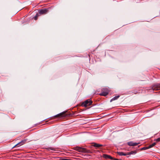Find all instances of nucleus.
Here are the masks:
<instances>
[{
	"label": "nucleus",
	"instance_id": "5",
	"mask_svg": "<svg viewBox=\"0 0 160 160\" xmlns=\"http://www.w3.org/2000/svg\"><path fill=\"white\" fill-rule=\"evenodd\" d=\"M50 8H44L41 9L39 11V13L41 15L45 14L48 12Z\"/></svg>",
	"mask_w": 160,
	"mask_h": 160
},
{
	"label": "nucleus",
	"instance_id": "20",
	"mask_svg": "<svg viewBox=\"0 0 160 160\" xmlns=\"http://www.w3.org/2000/svg\"><path fill=\"white\" fill-rule=\"evenodd\" d=\"M127 158H128V157H129V156H127Z\"/></svg>",
	"mask_w": 160,
	"mask_h": 160
},
{
	"label": "nucleus",
	"instance_id": "1",
	"mask_svg": "<svg viewBox=\"0 0 160 160\" xmlns=\"http://www.w3.org/2000/svg\"><path fill=\"white\" fill-rule=\"evenodd\" d=\"M102 92L99 94L101 96H106L108 95L109 93V90L107 88H103L101 89Z\"/></svg>",
	"mask_w": 160,
	"mask_h": 160
},
{
	"label": "nucleus",
	"instance_id": "15",
	"mask_svg": "<svg viewBox=\"0 0 160 160\" xmlns=\"http://www.w3.org/2000/svg\"><path fill=\"white\" fill-rule=\"evenodd\" d=\"M156 144V143L155 142H154L152 144L149 145L148 147V148H151L152 147H153V146H154Z\"/></svg>",
	"mask_w": 160,
	"mask_h": 160
},
{
	"label": "nucleus",
	"instance_id": "14",
	"mask_svg": "<svg viewBox=\"0 0 160 160\" xmlns=\"http://www.w3.org/2000/svg\"><path fill=\"white\" fill-rule=\"evenodd\" d=\"M39 15L38 14V13H37L36 15H35V16H34L33 18L35 20H37L38 17L39 16Z\"/></svg>",
	"mask_w": 160,
	"mask_h": 160
},
{
	"label": "nucleus",
	"instance_id": "19",
	"mask_svg": "<svg viewBox=\"0 0 160 160\" xmlns=\"http://www.w3.org/2000/svg\"><path fill=\"white\" fill-rule=\"evenodd\" d=\"M64 160H71V159H64Z\"/></svg>",
	"mask_w": 160,
	"mask_h": 160
},
{
	"label": "nucleus",
	"instance_id": "9",
	"mask_svg": "<svg viewBox=\"0 0 160 160\" xmlns=\"http://www.w3.org/2000/svg\"><path fill=\"white\" fill-rule=\"evenodd\" d=\"M118 155L120 156H128V153L127 152H116Z\"/></svg>",
	"mask_w": 160,
	"mask_h": 160
},
{
	"label": "nucleus",
	"instance_id": "7",
	"mask_svg": "<svg viewBox=\"0 0 160 160\" xmlns=\"http://www.w3.org/2000/svg\"><path fill=\"white\" fill-rule=\"evenodd\" d=\"M26 142V140H23L21 142H19L18 143H17V144H16L12 148L16 147H18L19 146H20L23 144H24L25 142Z\"/></svg>",
	"mask_w": 160,
	"mask_h": 160
},
{
	"label": "nucleus",
	"instance_id": "10",
	"mask_svg": "<svg viewBox=\"0 0 160 160\" xmlns=\"http://www.w3.org/2000/svg\"><path fill=\"white\" fill-rule=\"evenodd\" d=\"M103 157L106 159L109 158L111 160H114V159H115V158H113L110 155L106 154H103Z\"/></svg>",
	"mask_w": 160,
	"mask_h": 160
},
{
	"label": "nucleus",
	"instance_id": "18",
	"mask_svg": "<svg viewBox=\"0 0 160 160\" xmlns=\"http://www.w3.org/2000/svg\"><path fill=\"white\" fill-rule=\"evenodd\" d=\"M156 141L157 142L160 141V137L157 139H156Z\"/></svg>",
	"mask_w": 160,
	"mask_h": 160
},
{
	"label": "nucleus",
	"instance_id": "8",
	"mask_svg": "<svg viewBox=\"0 0 160 160\" xmlns=\"http://www.w3.org/2000/svg\"><path fill=\"white\" fill-rule=\"evenodd\" d=\"M139 143L136 142H128L127 144L128 145L130 146H134L138 145Z\"/></svg>",
	"mask_w": 160,
	"mask_h": 160
},
{
	"label": "nucleus",
	"instance_id": "11",
	"mask_svg": "<svg viewBox=\"0 0 160 160\" xmlns=\"http://www.w3.org/2000/svg\"><path fill=\"white\" fill-rule=\"evenodd\" d=\"M93 146L95 147L98 148L102 146L103 145L102 144H97V143H94Z\"/></svg>",
	"mask_w": 160,
	"mask_h": 160
},
{
	"label": "nucleus",
	"instance_id": "2",
	"mask_svg": "<svg viewBox=\"0 0 160 160\" xmlns=\"http://www.w3.org/2000/svg\"><path fill=\"white\" fill-rule=\"evenodd\" d=\"M92 102L91 99H88L83 102L81 105L82 106L86 107L91 105L92 104Z\"/></svg>",
	"mask_w": 160,
	"mask_h": 160
},
{
	"label": "nucleus",
	"instance_id": "3",
	"mask_svg": "<svg viewBox=\"0 0 160 160\" xmlns=\"http://www.w3.org/2000/svg\"><path fill=\"white\" fill-rule=\"evenodd\" d=\"M74 150L80 152H89L85 148H82L79 147H76L74 148Z\"/></svg>",
	"mask_w": 160,
	"mask_h": 160
},
{
	"label": "nucleus",
	"instance_id": "6",
	"mask_svg": "<svg viewBox=\"0 0 160 160\" xmlns=\"http://www.w3.org/2000/svg\"><path fill=\"white\" fill-rule=\"evenodd\" d=\"M152 89L153 90H160V84H155L152 85Z\"/></svg>",
	"mask_w": 160,
	"mask_h": 160
},
{
	"label": "nucleus",
	"instance_id": "12",
	"mask_svg": "<svg viewBox=\"0 0 160 160\" xmlns=\"http://www.w3.org/2000/svg\"><path fill=\"white\" fill-rule=\"evenodd\" d=\"M137 152L136 151H133L130 152H127L128 155L131 154H135Z\"/></svg>",
	"mask_w": 160,
	"mask_h": 160
},
{
	"label": "nucleus",
	"instance_id": "13",
	"mask_svg": "<svg viewBox=\"0 0 160 160\" xmlns=\"http://www.w3.org/2000/svg\"><path fill=\"white\" fill-rule=\"evenodd\" d=\"M119 97H120V96L119 95L114 97H113L112 98L110 102H111L113 101H114V100L117 99L118 98H119Z\"/></svg>",
	"mask_w": 160,
	"mask_h": 160
},
{
	"label": "nucleus",
	"instance_id": "17",
	"mask_svg": "<svg viewBox=\"0 0 160 160\" xmlns=\"http://www.w3.org/2000/svg\"><path fill=\"white\" fill-rule=\"evenodd\" d=\"M149 149L148 147H144L143 148H141L142 150H145L147 149Z\"/></svg>",
	"mask_w": 160,
	"mask_h": 160
},
{
	"label": "nucleus",
	"instance_id": "4",
	"mask_svg": "<svg viewBox=\"0 0 160 160\" xmlns=\"http://www.w3.org/2000/svg\"><path fill=\"white\" fill-rule=\"evenodd\" d=\"M66 116V114L65 112H63L60 113L57 115H56L53 117L51 118V119H54L55 118H62L65 117Z\"/></svg>",
	"mask_w": 160,
	"mask_h": 160
},
{
	"label": "nucleus",
	"instance_id": "16",
	"mask_svg": "<svg viewBox=\"0 0 160 160\" xmlns=\"http://www.w3.org/2000/svg\"><path fill=\"white\" fill-rule=\"evenodd\" d=\"M47 149L49 151L50 150H53V151H55V148H52V147H49V148H47Z\"/></svg>",
	"mask_w": 160,
	"mask_h": 160
}]
</instances>
